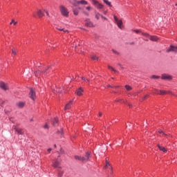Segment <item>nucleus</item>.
Returning a JSON list of instances; mask_svg holds the SVG:
<instances>
[{
    "mask_svg": "<svg viewBox=\"0 0 177 177\" xmlns=\"http://www.w3.org/2000/svg\"><path fill=\"white\" fill-rule=\"evenodd\" d=\"M59 10L61 12V15L64 16V17H68L70 12H68V9H67V8L62 5L59 6Z\"/></svg>",
    "mask_w": 177,
    "mask_h": 177,
    "instance_id": "nucleus-1",
    "label": "nucleus"
},
{
    "mask_svg": "<svg viewBox=\"0 0 177 177\" xmlns=\"http://www.w3.org/2000/svg\"><path fill=\"white\" fill-rule=\"evenodd\" d=\"M30 92H29V97L32 100L33 102L35 101V99H37V93H35V89L32 88H30Z\"/></svg>",
    "mask_w": 177,
    "mask_h": 177,
    "instance_id": "nucleus-2",
    "label": "nucleus"
},
{
    "mask_svg": "<svg viewBox=\"0 0 177 177\" xmlns=\"http://www.w3.org/2000/svg\"><path fill=\"white\" fill-rule=\"evenodd\" d=\"M61 164H62V160L60 159H55L53 161V167L54 168H62V167H60Z\"/></svg>",
    "mask_w": 177,
    "mask_h": 177,
    "instance_id": "nucleus-3",
    "label": "nucleus"
},
{
    "mask_svg": "<svg viewBox=\"0 0 177 177\" xmlns=\"http://www.w3.org/2000/svg\"><path fill=\"white\" fill-rule=\"evenodd\" d=\"M93 5H94V6L97 8V9H103V8H104V6L103 4L99 3V1L96 0H93Z\"/></svg>",
    "mask_w": 177,
    "mask_h": 177,
    "instance_id": "nucleus-4",
    "label": "nucleus"
},
{
    "mask_svg": "<svg viewBox=\"0 0 177 177\" xmlns=\"http://www.w3.org/2000/svg\"><path fill=\"white\" fill-rule=\"evenodd\" d=\"M161 80H164L165 81H171V80H172V75L163 73L162 74Z\"/></svg>",
    "mask_w": 177,
    "mask_h": 177,
    "instance_id": "nucleus-5",
    "label": "nucleus"
},
{
    "mask_svg": "<svg viewBox=\"0 0 177 177\" xmlns=\"http://www.w3.org/2000/svg\"><path fill=\"white\" fill-rule=\"evenodd\" d=\"M91 151H87L85 153V156H83V162H88L89 161V158H91Z\"/></svg>",
    "mask_w": 177,
    "mask_h": 177,
    "instance_id": "nucleus-6",
    "label": "nucleus"
},
{
    "mask_svg": "<svg viewBox=\"0 0 177 177\" xmlns=\"http://www.w3.org/2000/svg\"><path fill=\"white\" fill-rule=\"evenodd\" d=\"M114 20L118 27V28H121L122 26V20L121 19H118V17H117V16L114 15L113 16Z\"/></svg>",
    "mask_w": 177,
    "mask_h": 177,
    "instance_id": "nucleus-7",
    "label": "nucleus"
},
{
    "mask_svg": "<svg viewBox=\"0 0 177 177\" xmlns=\"http://www.w3.org/2000/svg\"><path fill=\"white\" fill-rule=\"evenodd\" d=\"M74 6H77V5H88V1L85 0H81V1H77L75 3H73Z\"/></svg>",
    "mask_w": 177,
    "mask_h": 177,
    "instance_id": "nucleus-8",
    "label": "nucleus"
},
{
    "mask_svg": "<svg viewBox=\"0 0 177 177\" xmlns=\"http://www.w3.org/2000/svg\"><path fill=\"white\" fill-rule=\"evenodd\" d=\"M12 129H14L16 133H17L18 135H24V132H23V129H17V127H16V125H13L12 126Z\"/></svg>",
    "mask_w": 177,
    "mask_h": 177,
    "instance_id": "nucleus-9",
    "label": "nucleus"
},
{
    "mask_svg": "<svg viewBox=\"0 0 177 177\" xmlns=\"http://www.w3.org/2000/svg\"><path fill=\"white\" fill-rule=\"evenodd\" d=\"M52 124L53 127H58L59 126V119L57 118H54L52 119Z\"/></svg>",
    "mask_w": 177,
    "mask_h": 177,
    "instance_id": "nucleus-10",
    "label": "nucleus"
},
{
    "mask_svg": "<svg viewBox=\"0 0 177 177\" xmlns=\"http://www.w3.org/2000/svg\"><path fill=\"white\" fill-rule=\"evenodd\" d=\"M167 52H175V53H177V46H174L173 45L170 46V48L167 50Z\"/></svg>",
    "mask_w": 177,
    "mask_h": 177,
    "instance_id": "nucleus-11",
    "label": "nucleus"
},
{
    "mask_svg": "<svg viewBox=\"0 0 177 177\" xmlns=\"http://www.w3.org/2000/svg\"><path fill=\"white\" fill-rule=\"evenodd\" d=\"M0 88L3 89V91H8V86L3 82H0Z\"/></svg>",
    "mask_w": 177,
    "mask_h": 177,
    "instance_id": "nucleus-12",
    "label": "nucleus"
},
{
    "mask_svg": "<svg viewBox=\"0 0 177 177\" xmlns=\"http://www.w3.org/2000/svg\"><path fill=\"white\" fill-rule=\"evenodd\" d=\"M53 92L54 93H63V88H53Z\"/></svg>",
    "mask_w": 177,
    "mask_h": 177,
    "instance_id": "nucleus-13",
    "label": "nucleus"
},
{
    "mask_svg": "<svg viewBox=\"0 0 177 177\" xmlns=\"http://www.w3.org/2000/svg\"><path fill=\"white\" fill-rule=\"evenodd\" d=\"M116 102H121L122 103H125V104H128L129 107H132V104L127 102V100H124L122 99H119L115 100Z\"/></svg>",
    "mask_w": 177,
    "mask_h": 177,
    "instance_id": "nucleus-14",
    "label": "nucleus"
},
{
    "mask_svg": "<svg viewBox=\"0 0 177 177\" xmlns=\"http://www.w3.org/2000/svg\"><path fill=\"white\" fill-rule=\"evenodd\" d=\"M86 23L85 24L86 27H93V23L89 21V19H86Z\"/></svg>",
    "mask_w": 177,
    "mask_h": 177,
    "instance_id": "nucleus-15",
    "label": "nucleus"
},
{
    "mask_svg": "<svg viewBox=\"0 0 177 177\" xmlns=\"http://www.w3.org/2000/svg\"><path fill=\"white\" fill-rule=\"evenodd\" d=\"M82 92H84V89H82V87H80V88L76 91V95H77V96H82Z\"/></svg>",
    "mask_w": 177,
    "mask_h": 177,
    "instance_id": "nucleus-16",
    "label": "nucleus"
},
{
    "mask_svg": "<svg viewBox=\"0 0 177 177\" xmlns=\"http://www.w3.org/2000/svg\"><path fill=\"white\" fill-rule=\"evenodd\" d=\"M72 104H73V101H69V102L66 104L64 107V110H70V109H71Z\"/></svg>",
    "mask_w": 177,
    "mask_h": 177,
    "instance_id": "nucleus-17",
    "label": "nucleus"
},
{
    "mask_svg": "<svg viewBox=\"0 0 177 177\" xmlns=\"http://www.w3.org/2000/svg\"><path fill=\"white\" fill-rule=\"evenodd\" d=\"M57 135H59V136H63L64 135V131H63V127H61L59 130L57 131Z\"/></svg>",
    "mask_w": 177,
    "mask_h": 177,
    "instance_id": "nucleus-18",
    "label": "nucleus"
},
{
    "mask_svg": "<svg viewBox=\"0 0 177 177\" xmlns=\"http://www.w3.org/2000/svg\"><path fill=\"white\" fill-rule=\"evenodd\" d=\"M150 41H152L153 42H157L158 41V37L157 36H149Z\"/></svg>",
    "mask_w": 177,
    "mask_h": 177,
    "instance_id": "nucleus-19",
    "label": "nucleus"
},
{
    "mask_svg": "<svg viewBox=\"0 0 177 177\" xmlns=\"http://www.w3.org/2000/svg\"><path fill=\"white\" fill-rule=\"evenodd\" d=\"M17 107H19V109H23V107L24 106H26V102H17Z\"/></svg>",
    "mask_w": 177,
    "mask_h": 177,
    "instance_id": "nucleus-20",
    "label": "nucleus"
},
{
    "mask_svg": "<svg viewBox=\"0 0 177 177\" xmlns=\"http://www.w3.org/2000/svg\"><path fill=\"white\" fill-rule=\"evenodd\" d=\"M56 29L58 30L59 31H63L64 32H68V30L63 28L60 26H56Z\"/></svg>",
    "mask_w": 177,
    "mask_h": 177,
    "instance_id": "nucleus-21",
    "label": "nucleus"
},
{
    "mask_svg": "<svg viewBox=\"0 0 177 177\" xmlns=\"http://www.w3.org/2000/svg\"><path fill=\"white\" fill-rule=\"evenodd\" d=\"M103 2L109 8H113V5H111V2H110L109 0H103Z\"/></svg>",
    "mask_w": 177,
    "mask_h": 177,
    "instance_id": "nucleus-22",
    "label": "nucleus"
},
{
    "mask_svg": "<svg viewBox=\"0 0 177 177\" xmlns=\"http://www.w3.org/2000/svg\"><path fill=\"white\" fill-rule=\"evenodd\" d=\"M158 147L160 151H162L163 153H167V149L165 147L160 146V145H158Z\"/></svg>",
    "mask_w": 177,
    "mask_h": 177,
    "instance_id": "nucleus-23",
    "label": "nucleus"
},
{
    "mask_svg": "<svg viewBox=\"0 0 177 177\" xmlns=\"http://www.w3.org/2000/svg\"><path fill=\"white\" fill-rule=\"evenodd\" d=\"M73 12L75 16H78L80 13V10H78V8H73Z\"/></svg>",
    "mask_w": 177,
    "mask_h": 177,
    "instance_id": "nucleus-24",
    "label": "nucleus"
},
{
    "mask_svg": "<svg viewBox=\"0 0 177 177\" xmlns=\"http://www.w3.org/2000/svg\"><path fill=\"white\" fill-rule=\"evenodd\" d=\"M75 160H78L79 161H82L84 162V156H75Z\"/></svg>",
    "mask_w": 177,
    "mask_h": 177,
    "instance_id": "nucleus-25",
    "label": "nucleus"
},
{
    "mask_svg": "<svg viewBox=\"0 0 177 177\" xmlns=\"http://www.w3.org/2000/svg\"><path fill=\"white\" fill-rule=\"evenodd\" d=\"M41 74H42V71H41L39 70L35 71V77H39L41 75Z\"/></svg>",
    "mask_w": 177,
    "mask_h": 177,
    "instance_id": "nucleus-26",
    "label": "nucleus"
},
{
    "mask_svg": "<svg viewBox=\"0 0 177 177\" xmlns=\"http://www.w3.org/2000/svg\"><path fill=\"white\" fill-rule=\"evenodd\" d=\"M37 15H38L39 17H43V16H44V12L41 10H39L37 11Z\"/></svg>",
    "mask_w": 177,
    "mask_h": 177,
    "instance_id": "nucleus-27",
    "label": "nucleus"
},
{
    "mask_svg": "<svg viewBox=\"0 0 177 177\" xmlns=\"http://www.w3.org/2000/svg\"><path fill=\"white\" fill-rule=\"evenodd\" d=\"M50 68V66H48L47 68H46L44 71H41V74H44V75H46L48 74V70Z\"/></svg>",
    "mask_w": 177,
    "mask_h": 177,
    "instance_id": "nucleus-28",
    "label": "nucleus"
},
{
    "mask_svg": "<svg viewBox=\"0 0 177 177\" xmlns=\"http://www.w3.org/2000/svg\"><path fill=\"white\" fill-rule=\"evenodd\" d=\"M100 17H102V15H100V13L97 12L95 14V19H97V20H99V19H100Z\"/></svg>",
    "mask_w": 177,
    "mask_h": 177,
    "instance_id": "nucleus-29",
    "label": "nucleus"
},
{
    "mask_svg": "<svg viewBox=\"0 0 177 177\" xmlns=\"http://www.w3.org/2000/svg\"><path fill=\"white\" fill-rule=\"evenodd\" d=\"M108 68H109V70H112V71H114V73H118V71L113 68L111 66H108Z\"/></svg>",
    "mask_w": 177,
    "mask_h": 177,
    "instance_id": "nucleus-30",
    "label": "nucleus"
},
{
    "mask_svg": "<svg viewBox=\"0 0 177 177\" xmlns=\"http://www.w3.org/2000/svg\"><path fill=\"white\" fill-rule=\"evenodd\" d=\"M17 53V51L16 50V49L12 48V56H16V54Z\"/></svg>",
    "mask_w": 177,
    "mask_h": 177,
    "instance_id": "nucleus-31",
    "label": "nucleus"
},
{
    "mask_svg": "<svg viewBox=\"0 0 177 177\" xmlns=\"http://www.w3.org/2000/svg\"><path fill=\"white\" fill-rule=\"evenodd\" d=\"M165 93H167V92H166L165 91H164V90H160V91H159V93H158V95H165Z\"/></svg>",
    "mask_w": 177,
    "mask_h": 177,
    "instance_id": "nucleus-32",
    "label": "nucleus"
},
{
    "mask_svg": "<svg viewBox=\"0 0 177 177\" xmlns=\"http://www.w3.org/2000/svg\"><path fill=\"white\" fill-rule=\"evenodd\" d=\"M142 35L146 37V38H149V37H150V34L146 32H142Z\"/></svg>",
    "mask_w": 177,
    "mask_h": 177,
    "instance_id": "nucleus-33",
    "label": "nucleus"
},
{
    "mask_svg": "<svg viewBox=\"0 0 177 177\" xmlns=\"http://www.w3.org/2000/svg\"><path fill=\"white\" fill-rule=\"evenodd\" d=\"M151 78H152L153 80H158V78H160V76L153 75L151 77Z\"/></svg>",
    "mask_w": 177,
    "mask_h": 177,
    "instance_id": "nucleus-34",
    "label": "nucleus"
},
{
    "mask_svg": "<svg viewBox=\"0 0 177 177\" xmlns=\"http://www.w3.org/2000/svg\"><path fill=\"white\" fill-rule=\"evenodd\" d=\"M127 89V91H131L132 90V87H131V86L129 85H125L124 86Z\"/></svg>",
    "mask_w": 177,
    "mask_h": 177,
    "instance_id": "nucleus-35",
    "label": "nucleus"
},
{
    "mask_svg": "<svg viewBox=\"0 0 177 177\" xmlns=\"http://www.w3.org/2000/svg\"><path fill=\"white\" fill-rule=\"evenodd\" d=\"M10 24H14V26H16L17 24V21H15V19H12Z\"/></svg>",
    "mask_w": 177,
    "mask_h": 177,
    "instance_id": "nucleus-36",
    "label": "nucleus"
},
{
    "mask_svg": "<svg viewBox=\"0 0 177 177\" xmlns=\"http://www.w3.org/2000/svg\"><path fill=\"white\" fill-rule=\"evenodd\" d=\"M112 52H113V53H114L115 55H120V53H118V51H117V50H114V49L112 50Z\"/></svg>",
    "mask_w": 177,
    "mask_h": 177,
    "instance_id": "nucleus-37",
    "label": "nucleus"
},
{
    "mask_svg": "<svg viewBox=\"0 0 177 177\" xmlns=\"http://www.w3.org/2000/svg\"><path fill=\"white\" fill-rule=\"evenodd\" d=\"M158 132L159 133H162V135H165V136H168V134L164 133V131H162V130H160Z\"/></svg>",
    "mask_w": 177,
    "mask_h": 177,
    "instance_id": "nucleus-38",
    "label": "nucleus"
},
{
    "mask_svg": "<svg viewBox=\"0 0 177 177\" xmlns=\"http://www.w3.org/2000/svg\"><path fill=\"white\" fill-rule=\"evenodd\" d=\"M63 176V171H59L58 172V177H62Z\"/></svg>",
    "mask_w": 177,
    "mask_h": 177,
    "instance_id": "nucleus-39",
    "label": "nucleus"
},
{
    "mask_svg": "<svg viewBox=\"0 0 177 177\" xmlns=\"http://www.w3.org/2000/svg\"><path fill=\"white\" fill-rule=\"evenodd\" d=\"M105 167H110V163L109 162L108 160H106V166Z\"/></svg>",
    "mask_w": 177,
    "mask_h": 177,
    "instance_id": "nucleus-40",
    "label": "nucleus"
},
{
    "mask_svg": "<svg viewBox=\"0 0 177 177\" xmlns=\"http://www.w3.org/2000/svg\"><path fill=\"white\" fill-rule=\"evenodd\" d=\"M91 59H92L93 60H98V58H97V57H96V56H93V57H91Z\"/></svg>",
    "mask_w": 177,
    "mask_h": 177,
    "instance_id": "nucleus-41",
    "label": "nucleus"
},
{
    "mask_svg": "<svg viewBox=\"0 0 177 177\" xmlns=\"http://www.w3.org/2000/svg\"><path fill=\"white\" fill-rule=\"evenodd\" d=\"M134 32H136V34L140 32V30H133Z\"/></svg>",
    "mask_w": 177,
    "mask_h": 177,
    "instance_id": "nucleus-42",
    "label": "nucleus"
},
{
    "mask_svg": "<svg viewBox=\"0 0 177 177\" xmlns=\"http://www.w3.org/2000/svg\"><path fill=\"white\" fill-rule=\"evenodd\" d=\"M44 12H46V16H48V17H50L49 12L47 10H44Z\"/></svg>",
    "mask_w": 177,
    "mask_h": 177,
    "instance_id": "nucleus-43",
    "label": "nucleus"
},
{
    "mask_svg": "<svg viewBox=\"0 0 177 177\" xmlns=\"http://www.w3.org/2000/svg\"><path fill=\"white\" fill-rule=\"evenodd\" d=\"M147 96H149V95H145L144 97L142 98V100H146V99L147 98Z\"/></svg>",
    "mask_w": 177,
    "mask_h": 177,
    "instance_id": "nucleus-44",
    "label": "nucleus"
},
{
    "mask_svg": "<svg viewBox=\"0 0 177 177\" xmlns=\"http://www.w3.org/2000/svg\"><path fill=\"white\" fill-rule=\"evenodd\" d=\"M101 17H102V19H104V20H107L106 17L103 16L102 15H101Z\"/></svg>",
    "mask_w": 177,
    "mask_h": 177,
    "instance_id": "nucleus-45",
    "label": "nucleus"
},
{
    "mask_svg": "<svg viewBox=\"0 0 177 177\" xmlns=\"http://www.w3.org/2000/svg\"><path fill=\"white\" fill-rule=\"evenodd\" d=\"M86 9L87 10H91V6H87V7L86 8Z\"/></svg>",
    "mask_w": 177,
    "mask_h": 177,
    "instance_id": "nucleus-46",
    "label": "nucleus"
},
{
    "mask_svg": "<svg viewBox=\"0 0 177 177\" xmlns=\"http://www.w3.org/2000/svg\"><path fill=\"white\" fill-rule=\"evenodd\" d=\"M82 81H86V78H85V77H82Z\"/></svg>",
    "mask_w": 177,
    "mask_h": 177,
    "instance_id": "nucleus-47",
    "label": "nucleus"
},
{
    "mask_svg": "<svg viewBox=\"0 0 177 177\" xmlns=\"http://www.w3.org/2000/svg\"><path fill=\"white\" fill-rule=\"evenodd\" d=\"M44 128L45 129H48V124H45V125L44 126Z\"/></svg>",
    "mask_w": 177,
    "mask_h": 177,
    "instance_id": "nucleus-48",
    "label": "nucleus"
},
{
    "mask_svg": "<svg viewBox=\"0 0 177 177\" xmlns=\"http://www.w3.org/2000/svg\"><path fill=\"white\" fill-rule=\"evenodd\" d=\"M84 13L86 15V16H89V13H88L86 12H84Z\"/></svg>",
    "mask_w": 177,
    "mask_h": 177,
    "instance_id": "nucleus-49",
    "label": "nucleus"
},
{
    "mask_svg": "<svg viewBox=\"0 0 177 177\" xmlns=\"http://www.w3.org/2000/svg\"><path fill=\"white\" fill-rule=\"evenodd\" d=\"M112 88H120V86H112Z\"/></svg>",
    "mask_w": 177,
    "mask_h": 177,
    "instance_id": "nucleus-50",
    "label": "nucleus"
},
{
    "mask_svg": "<svg viewBox=\"0 0 177 177\" xmlns=\"http://www.w3.org/2000/svg\"><path fill=\"white\" fill-rule=\"evenodd\" d=\"M107 87H108V88H113V86H111V85H110V84H108V85H107Z\"/></svg>",
    "mask_w": 177,
    "mask_h": 177,
    "instance_id": "nucleus-51",
    "label": "nucleus"
},
{
    "mask_svg": "<svg viewBox=\"0 0 177 177\" xmlns=\"http://www.w3.org/2000/svg\"><path fill=\"white\" fill-rule=\"evenodd\" d=\"M48 152H50V151H52V149H51V148H49V149H48V150H47Z\"/></svg>",
    "mask_w": 177,
    "mask_h": 177,
    "instance_id": "nucleus-52",
    "label": "nucleus"
},
{
    "mask_svg": "<svg viewBox=\"0 0 177 177\" xmlns=\"http://www.w3.org/2000/svg\"><path fill=\"white\" fill-rule=\"evenodd\" d=\"M99 117H102V112H99Z\"/></svg>",
    "mask_w": 177,
    "mask_h": 177,
    "instance_id": "nucleus-53",
    "label": "nucleus"
},
{
    "mask_svg": "<svg viewBox=\"0 0 177 177\" xmlns=\"http://www.w3.org/2000/svg\"><path fill=\"white\" fill-rule=\"evenodd\" d=\"M130 45H135V42H131Z\"/></svg>",
    "mask_w": 177,
    "mask_h": 177,
    "instance_id": "nucleus-54",
    "label": "nucleus"
},
{
    "mask_svg": "<svg viewBox=\"0 0 177 177\" xmlns=\"http://www.w3.org/2000/svg\"><path fill=\"white\" fill-rule=\"evenodd\" d=\"M120 69L124 70V66H122V65L120 66Z\"/></svg>",
    "mask_w": 177,
    "mask_h": 177,
    "instance_id": "nucleus-55",
    "label": "nucleus"
},
{
    "mask_svg": "<svg viewBox=\"0 0 177 177\" xmlns=\"http://www.w3.org/2000/svg\"><path fill=\"white\" fill-rule=\"evenodd\" d=\"M144 41H146V42H149V39H144Z\"/></svg>",
    "mask_w": 177,
    "mask_h": 177,
    "instance_id": "nucleus-56",
    "label": "nucleus"
},
{
    "mask_svg": "<svg viewBox=\"0 0 177 177\" xmlns=\"http://www.w3.org/2000/svg\"><path fill=\"white\" fill-rule=\"evenodd\" d=\"M86 81H87V82H90L89 79H86Z\"/></svg>",
    "mask_w": 177,
    "mask_h": 177,
    "instance_id": "nucleus-57",
    "label": "nucleus"
},
{
    "mask_svg": "<svg viewBox=\"0 0 177 177\" xmlns=\"http://www.w3.org/2000/svg\"><path fill=\"white\" fill-rule=\"evenodd\" d=\"M118 66H120V67H121L122 65L121 64H118Z\"/></svg>",
    "mask_w": 177,
    "mask_h": 177,
    "instance_id": "nucleus-58",
    "label": "nucleus"
},
{
    "mask_svg": "<svg viewBox=\"0 0 177 177\" xmlns=\"http://www.w3.org/2000/svg\"><path fill=\"white\" fill-rule=\"evenodd\" d=\"M54 147H55V149H56V147H57L56 145H54Z\"/></svg>",
    "mask_w": 177,
    "mask_h": 177,
    "instance_id": "nucleus-59",
    "label": "nucleus"
},
{
    "mask_svg": "<svg viewBox=\"0 0 177 177\" xmlns=\"http://www.w3.org/2000/svg\"><path fill=\"white\" fill-rule=\"evenodd\" d=\"M175 6H177V3L175 4Z\"/></svg>",
    "mask_w": 177,
    "mask_h": 177,
    "instance_id": "nucleus-60",
    "label": "nucleus"
},
{
    "mask_svg": "<svg viewBox=\"0 0 177 177\" xmlns=\"http://www.w3.org/2000/svg\"><path fill=\"white\" fill-rule=\"evenodd\" d=\"M39 66H41V64H39V65H38V67H39Z\"/></svg>",
    "mask_w": 177,
    "mask_h": 177,
    "instance_id": "nucleus-61",
    "label": "nucleus"
},
{
    "mask_svg": "<svg viewBox=\"0 0 177 177\" xmlns=\"http://www.w3.org/2000/svg\"><path fill=\"white\" fill-rule=\"evenodd\" d=\"M39 66H41V64H39V65H38V67H39Z\"/></svg>",
    "mask_w": 177,
    "mask_h": 177,
    "instance_id": "nucleus-62",
    "label": "nucleus"
},
{
    "mask_svg": "<svg viewBox=\"0 0 177 177\" xmlns=\"http://www.w3.org/2000/svg\"><path fill=\"white\" fill-rule=\"evenodd\" d=\"M30 121H33V120H32V119H30Z\"/></svg>",
    "mask_w": 177,
    "mask_h": 177,
    "instance_id": "nucleus-63",
    "label": "nucleus"
},
{
    "mask_svg": "<svg viewBox=\"0 0 177 177\" xmlns=\"http://www.w3.org/2000/svg\"><path fill=\"white\" fill-rule=\"evenodd\" d=\"M113 93H117V92H113Z\"/></svg>",
    "mask_w": 177,
    "mask_h": 177,
    "instance_id": "nucleus-64",
    "label": "nucleus"
}]
</instances>
